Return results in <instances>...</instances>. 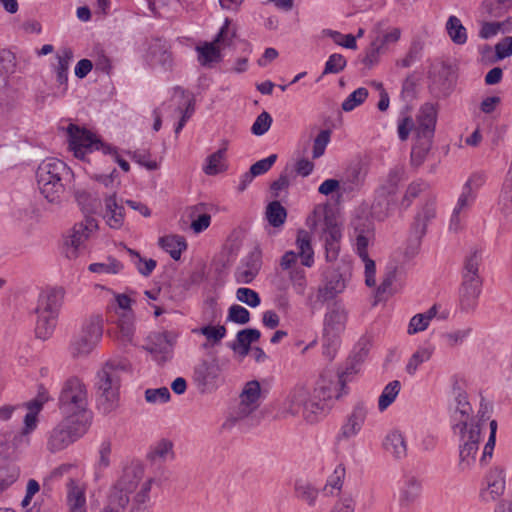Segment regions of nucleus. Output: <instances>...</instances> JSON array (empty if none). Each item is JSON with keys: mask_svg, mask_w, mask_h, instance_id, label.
Masks as SVG:
<instances>
[{"mask_svg": "<svg viewBox=\"0 0 512 512\" xmlns=\"http://www.w3.org/2000/svg\"><path fill=\"white\" fill-rule=\"evenodd\" d=\"M68 141L75 156L92 151H102L103 154L112 153L113 148L109 144L103 143L86 128H81L76 124L70 123L67 127Z\"/></svg>", "mask_w": 512, "mask_h": 512, "instance_id": "obj_12", "label": "nucleus"}, {"mask_svg": "<svg viewBox=\"0 0 512 512\" xmlns=\"http://www.w3.org/2000/svg\"><path fill=\"white\" fill-rule=\"evenodd\" d=\"M483 281L462 280L458 289L457 308L460 312L472 314L478 307Z\"/></svg>", "mask_w": 512, "mask_h": 512, "instance_id": "obj_17", "label": "nucleus"}, {"mask_svg": "<svg viewBox=\"0 0 512 512\" xmlns=\"http://www.w3.org/2000/svg\"><path fill=\"white\" fill-rule=\"evenodd\" d=\"M93 273L117 274L123 269V264L114 257H108L104 263H92L88 267Z\"/></svg>", "mask_w": 512, "mask_h": 512, "instance_id": "obj_51", "label": "nucleus"}, {"mask_svg": "<svg viewBox=\"0 0 512 512\" xmlns=\"http://www.w3.org/2000/svg\"><path fill=\"white\" fill-rule=\"evenodd\" d=\"M431 355H432L431 351L427 348H422V349L417 350L410 357V359L406 365V372L409 375H414L418 369V366L420 364L428 361L430 359Z\"/></svg>", "mask_w": 512, "mask_h": 512, "instance_id": "obj_57", "label": "nucleus"}, {"mask_svg": "<svg viewBox=\"0 0 512 512\" xmlns=\"http://www.w3.org/2000/svg\"><path fill=\"white\" fill-rule=\"evenodd\" d=\"M236 36L235 30L230 28V21L228 19L225 20L223 26L220 28L213 42L216 43L217 46L228 47L232 45L233 39Z\"/></svg>", "mask_w": 512, "mask_h": 512, "instance_id": "obj_58", "label": "nucleus"}, {"mask_svg": "<svg viewBox=\"0 0 512 512\" xmlns=\"http://www.w3.org/2000/svg\"><path fill=\"white\" fill-rule=\"evenodd\" d=\"M296 246L298 249L297 255L301 258L302 265L312 267L314 264V250L308 231L301 229L297 232Z\"/></svg>", "mask_w": 512, "mask_h": 512, "instance_id": "obj_32", "label": "nucleus"}, {"mask_svg": "<svg viewBox=\"0 0 512 512\" xmlns=\"http://www.w3.org/2000/svg\"><path fill=\"white\" fill-rule=\"evenodd\" d=\"M119 338L123 343H130L134 334V326L131 316L123 315L117 323Z\"/></svg>", "mask_w": 512, "mask_h": 512, "instance_id": "obj_61", "label": "nucleus"}, {"mask_svg": "<svg viewBox=\"0 0 512 512\" xmlns=\"http://www.w3.org/2000/svg\"><path fill=\"white\" fill-rule=\"evenodd\" d=\"M205 210L206 205L203 203H199L191 208V228L195 233L203 232L211 223V216Z\"/></svg>", "mask_w": 512, "mask_h": 512, "instance_id": "obj_38", "label": "nucleus"}, {"mask_svg": "<svg viewBox=\"0 0 512 512\" xmlns=\"http://www.w3.org/2000/svg\"><path fill=\"white\" fill-rule=\"evenodd\" d=\"M37 416L34 412H27L24 417V428L17 432H7L0 435V445L3 446L1 453H8L10 448H16L18 443L23 440L30 432L37 427Z\"/></svg>", "mask_w": 512, "mask_h": 512, "instance_id": "obj_23", "label": "nucleus"}, {"mask_svg": "<svg viewBox=\"0 0 512 512\" xmlns=\"http://www.w3.org/2000/svg\"><path fill=\"white\" fill-rule=\"evenodd\" d=\"M370 225V223L368 224ZM371 230L369 226L367 229L361 228L359 225H355V237H356V249L359 257H367L368 244Z\"/></svg>", "mask_w": 512, "mask_h": 512, "instance_id": "obj_55", "label": "nucleus"}, {"mask_svg": "<svg viewBox=\"0 0 512 512\" xmlns=\"http://www.w3.org/2000/svg\"><path fill=\"white\" fill-rule=\"evenodd\" d=\"M265 214L268 223L275 228L282 226L287 218V210L278 200L267 205Z\"/></svg>", "mask_w": 512, "mask_h": 512, "instance_id": "obj_42", "label": "nucleus"}, {"mask_svg": "<svg viewBox=\"0 0 512 512\" xmlns=\"http://www.w3.org/2000/svg\"><path fill=\"white\" fill-rule=\"evenodd\" d=\"M466 381L458 375L453 377L450 390V422L455 433L459 436V461L457 468L460 471L469 470L475 463V456L479 449L481 431L478 424L471 420L472 406L466 393Z\"/></svg>", "mask_w": 512, "mask_h": 512, "instance_id": "obj_1", "label": "nucleus"}, {"mask_svg": "<svg viewBox=\"0 0 512 512\" xmlns=\"http://www.w3.org/2000/svg\"><path fill=\"white\" fill-rule=\"evenodd\" d=\"M227 321L244 325L250 321V312L241 305H231L228 310Z\"/></svg>", "mask_w": 512, "mask_h": 512, "instance_id": "obj_62", "label": "nucleus"}, {"mask_svg": "<svg viewBox=\"0 0 512 512\" xmlns=\"http://www.w3.org/2000/svg\"><path fill=\"white\" fill-rule=\"evenodd\" d=\"M198 62L204 67H212L214 63L222 60L220 47L215 42H205L202 46H197Z\"/></svg>", "mask_w": 512, "mask_h": 512, "instance_id": "obj_35", "label": "nucleus"}, {"mask_svg": "<svg viewBox=\"0 0 512 512\" xmlns=\"http://www.w3.org/2000/svg\"><path fill=\"white\" fill-rule=\"evenodd\" d=\"M341 239V227L333 218L325 217L320 240L323 242L325 259L327 262H334L338 259Z\"/></svg>", "mask_w": 512, "mask_h": 512, "instance_id": "obj_16", "label": "nucleus"}, {"mask_svg": "<svg viewBox=\"0 0 512 512\" xmlns=\"http://www.w3.org/2000/svg\"><path fill=\"white\" fill-rule=\"evenodd\" d=\"M368 90L364 87L354 90L342 103V109L345 112L354 110L357 106L361 105L368 97Z\"/></svg>", "mask_w": 512, "mask_h": 512, "instance_id": "obj_52", "label": "nucleus"}, {"mask_svg": "<svg viewBox=\"0 0 512 512\" xmlns=\"http://www.w3.org/2000/svg\"><path fill=\"white\" fill-rule=\"evenodd\" d=\"M194 333H200L204 335L207 340L212 341L213 344L219 343L227 333V329L223 325L212 326L206 325L200 329L193 330Z\"/></svg>", "mask_w": 512, "mask_h": 512, "instance_id": "obj_54", "label": "nucleus"}, {"mask_svg": "<svg viewBox=\"0 0 512 512\" xmlns=\"http://www.w3.org/2000/svg\"><path fill=\"white\" fill-rule=\"evenodd\" d=\"M91 425L81 421L63 417L62 420L49 432L47 449L58 452L84 436Z\"/></svg>", "mask_w": 512, "mask_h": 512, "instance_id": "obj_8", "label": "nucleus"}, {"mask_svg": "<svg viewBox=\"0 0 512 512\" xmlns=\"http://www.w3.org/2000/svg\"><path fill=\"white\" fill-rule=\"evenodd\" d=\"M405 169L403 166H395L391 168L383 180L381 185L376 190L377 192L382 193V195H387L395 198V195L398 190L399 183L404 179Z\"/></svg>", "mask_w": 512, "mask_h": 512, "instance_id": "obj_30", "label": "nucleus"}, {"mask_svg": "<svg viewBox=\"0 0 512 512\" xmlns=\"http://www.w3.org/2000/svg\"><path fill=\"white\" fill-rule=\"evenodd\" d=\"M103 335V319L94 315L82 323L79 332L74 336L70 344L73 357L87 356L97 346Z\"/></svg>", "mask_w": 512, "mask_h": 512, "instance_id": "obj_9", "label": "nucleus"}, {"mask_svg": "<svg viewBox=\"0 0 512 512\" xmlns=\"http://www.w3.org/2000/svg\"><path fill=\"white\" fill-rule=\"evenodd\" d=\"M130 256L131 262L135 265L138 272L147 277L150 276L155 269L157 263L154 259H144L138 251L123 246Z\"/></svg>", "mask_w": 512, "mask_h": 512, "instance_id": "obj_44", "label": "nucleus"}, {"mask_svg": "<svg viewBox=\"0 0 512 512\" xmlns=\"http://www.w3.org/2000/svg\"><path fill=\"white\" fill-rule=\"evenodd\" d=\"M291 179H294V170L287 165L279 177L270 185L271 194L275 199L279 198L280 191L286 190L289 187Z\"/></svg>", "mask_w": 512, "mask_h": 512, "instance_id": "obj_46", "label": "nucleus"}, {"mask_svg": "<svg viewBox=\"0 0 512 512\" xmlns=\"http://www.w3.org/2000/svg\"><path fill=\"white\" fill-rule=\"evenodd\" d=\"M436 209L435 203L433 200H428L421 210H419L414 218V221L411 225V236L415 238L416 241H420L421 238L426 234L427 223L435 218Z\"/></svg>", "mask_w": 512, "mask_h": 512, "instance_id": "obj_27", "label": "nucleus"}, {"mask_svg": "<svg viewBox=\"0 0 512 512\" xmlns=\"http://www.w3.org/2000/svg\"><path fill=\"white\" fill-rule=\"evenodd\" d=\"M346 277L338 270H331L325 273L323 285L317 290V299L321 303L332 302L336 300L338 294H341L346 288Z\"/></svg>", "mask_w": 512, "mask_h": 512, "instance_id": "obj_19", "label": "nucleus"}, {"mask_svg": "<svg viewBox=\"0 0 512 512\" xmlns=\"http://www.w3.org/2000/svg\"><path fill=\"white\" fill-rule=\"evenodd\" d=\"M227 148L223 147L218 149L216 152L209 155L206 159V164L203 167V171L207 175H217L222 171L226 170V166L223 163Z\"/></svg>", "mask_w": 512, "mask_h": 512, "instance_id": "obj_43", "label": "nucleus"}, {"mask_svg": "<svg viewBox=\"0 0 512 512\" xmlns=\"http://www.w3.org/2000/svg\"><path fill=\"white\" fill-rule=\"evenodd\" d=\"M148 56L153 64L160 65L164 70H169L173 65L170 45L161 38L153 39L148 47Z\"/></svg>", "mask_w": 512, "mask_h": 512, "instance_id": "obj_26", "label": "nucleus"}, {"mask_svg": "<svg viewBox=\"0 0 512 512\" xmlns=\"http://www.w3.org/2000/svg\"><path fill=\"white\" fill-rule=\"evenodd\" d=\"M58 408L62 417L88 425L92 424L93 413L88 408V391L78 377L72 376L62 384L58 396Z\"/></svg>", "mask_w": 512, "mask_h": 512, "instance_id": "obj_4", "label": "nucleus"}, {"mask_svg": "<svg viewBox=\"0 0 512 512\" xmlns=\"http://www.w3.org/2000/svg\"><path fill=\"white\" fill-rule=\"evenodd\" d=\"M383 448L395 459L407 456V444L404 435L399 430L390 431L383 440Z\"/></svg>", "mask_w": 512, "mask_h": 512, "instance_id": "obj_28", "label": "nucleus"}, {"mask_svg": "<svg viewBox=\"0 0 512 512\" xmlns=\"http://www.w3.org/2000/svg\"><path fill=\"white\" fill-rule=\"evenodd\" d=\"M70 174V168L57 158L42 161L36 171L37 185L41 194L49 202H57L64 191L62 181Z\"/></svg>", "mask_w": 512, "mask_h": 512, "instance_id": "obj_6", "label": "nucleus"}, {"mask_svg": "<svg viewBox=\"0 0 512 512\" xmlns=\"http://www.w3.org/2000/svg\"><path fill=\"white\" fill-rule=\"evenodd\" d=\"M368 414V406L366 402L360 400L355 403L351 412L347 415L357 427L362 429Z\"/></svg>", "mask_w": 512, "mask_h": 512, "instance_id": "obj_60", "label": "nucleus"}, {"mask_svg": "<svg viewBox=\"0 0 512 512\" xmlns=\"http://www.w3.org/2000/svg\"><path fill=\"white\" fill-rule=\"evenodd\" d=\"M438 306L435 304L425 313H419L413 316L408 326V334L413 335L418 332L424 331L429 322L437 316Z\"/></svg>", "mask_w": 512, "mask_h": 512, "instance_id": "obj_40", "label": "nucleus"}, {"mask_svg": "<svg viewBox=\"0 0 512 512\" xmlns=\"http://www.w3.org/2000/svg\"><path fill=\"white\" fill-rule=\"evenodd\" d=\"M482 263V250L476 247H472L471 249H469L465 253L462 260L461 279L483 281V278L480 274V268L482 266Z\"/></svg>", "mask_w": 512, "mask_h": 512, "instance_id": "obj_24", "label": "nucleus"}, {"mask_svg": "<svg viewBox=\"0 0 512 512\" xmlns=\"http://www.w3.org/2000/svg\"><path fill=\"white\" fill-rule=\"evenodd\" d=\"M224 363L213 356L201 360L194 368L193 380L201 394L212 393L224 383Z\"/></svg>", "mask_w": 512, "mask_h": 512, "instance_id": "obj_10", "label": "nucleus"}, {"mask_svg": "<svg viewBox=\"0 0 512 512\" xmlns=\"http://www.w3.org/2000/svg\"><path fill=\"white\" fill-rule=\"evenodd\" d=\"M68 512H86L85 492L76 482L70 478L67 483Z\"/></svg>", "mask_w": 512, "mask_h": 512, "instance_id": "obj_31", "label": "nucleus"}, {"mask_svg": "<svg viewBox=\"0 0 512 512\" xmlns=\"http://www.w3.org/2000/svg\"><path fill=\"white\" fill-rule=\"evenodd\" d=\"M260 337L261 333L256 328L243 329L237 333L235 341L230 343L229 347L241 356H246L250 351L251 343L258 341Z\"/></svg>", "mask_w": 512, "mask_h": 512, "instance_id": "obj_29", "label": "nucleus"}, {"mask_svg": "<svg viewBox=\"0 0 512 512\" xmlns=\"http://www.w3.org/2000/svg\"><path fill=\"white\" fill-rule=\"evenodd\" d=\"M368 414V406L366 402L360 400L355 403L351 412L347 415L357 427L362 429Z\"/></svg>", "mask_w": 512, "mask_h": 512, "instance_id": "obj_59", "label": "nucleus"}, {"mask_svg": "<svg viewBox=\"0 0 512 512\" xmlns=\"http://www.w3.org/2000/svg\"><path fill=\"white\" fill-rule=\"evenodd\" d=\"M173 442L168 439H161L156 442L150 449L147 457L151 461H166L168 459H174L175 454L173 451Z\"/></svg>", "mask_w": 512, "mask_h": 512, "instance_id": "obj_39", "label": "nucleus"}, {"mask_svg": "<svg viewBox=\"0 0 512 512\" xmlns=\"http://www.w3.org/2000/svg\"><path fill=\"white\" fill-rule=\"evenodd\" d=\"M128 364L124 361L110 360L97 372L95 388L98 410L107 415L118 406L120 372L125 371Z\"/></svg>", "mask_w": 512, "mask_h": 512, "instance_id": "obj_5", "label": "nucleus"}, {"mask_svg": "<svg viewBox=\"0 0 512 512\" xmlns=\"http://www.w3.org/2000/svg\"><path fill=\"white\" fill-rule=\"evenodd\" d=\"M427 188L428 185L422 180H417L410 183L400 202L401 208H403L404 210L408 209L411 206L413 200L417 198L420 195V193L425 191Z\"/></svg>", "mask_w": 512, "mask_h": 512, "instance_id": "obj_48", "label": "nucleus"}, {"mask_svg": "<svg viewBox=\"0 0 512 512\" xmlns=\"http://www.w3.org/2000/svg\"><path fill=\"white\" fill-rule=\"evenodd\" d=\"M395 203V198L382 195V193L376 191L375 199L371 206L372 216L378 221H384L391 214Z\"/></svg>", "mask_w": 512, "mask_h": 512, "instance_id": "obj_34", "label": "nucleus"}, {"mask_svg": "<svg viewBox=\"0 0 512 512\" xmlns=\"http://www.w3.org/2000/svg\"><path fill=\"white\" fill-rule=\"evenodd\" d=\"M75 199L85 214V218L73 226L71 235L64 242L63 253L70 260L76 259L80 255L85 241L92 232L98 229V222L91 214L96 213L101 205L97 196H93L85 190H77Z\"/></svg>", "mask_w": 512, "mask_h": 512, "instance_id": "obj_3", "label": "nucleus"}, {"mask_svg": "<svg viewBox=\"0 0 512 512\" xmlns=\"http://www.w3.org/2000/svg\"><path fill=\"white\" fill-rule=\"evenodd\" d=\"M347 393L344 380L327 372L320 376L311 395L304 387L294 388L287 398L288 410L292 415L302 414L306 421L313 423L330 409L333 400Z\"/></svg>", "mask_w": 512, "mask_h": 512, "instance_id": "obj_2", "label": "nucleus"}, {"mask_svg": "<svg viewBox=\"0 0 512 512\" xmlns=\"http://www.w3.org/2000/svg\"><path fill=\"white\" fill-rule=\"evenodd\" d=\"M159 246L169 253L174 260H179L183 251L187 249V243L183 236L169 235L159 238Z\"/></svg>", "mask_w": 512, "mask_h": 512, "instance_id": "obj_33", "label": "nucleus"}, {"mask_svg": "<svg viewBox=\"0 0 512 512\" xmlns=\"http://www.w3.org/2000/svg\"><path fill=\"white\" fill-rule=\"evenodd\" d=\"M348 311L341 300L326 302V312L323 319V334L336 335L345 330Z\"/></svg>", "mask_w": 512, "mask_h": 512, "instance_id": "obj_15", "label": "nucleus"}, {"mask_svg": "<svg viewBox=\"0 0 512 512\" xmlns=\"http://www.w3.org/2000/svg\"><path fill=\"white\" fill-rule=\"evenodd\" d=\"M260 395V383L257 380L247 382L240 394V402L238 406L230 412L227 422L234 425L252 414L259 407Z\"/></svg>", "mask_w": 512, "mask_h": 512, "instance_id": "obj_14", "label": "nucleus"}, {"mask_svg": "<svg viewBox=\"0 0 512 512\" xmlns=\"http://www.w3.org/2000/svg\"><path fill=\"white\" fill-rule=\"evenodd\" d=\"M436 111L430 104L421 107L417 116V127L415 128V144L410 154V164L418 168L426 160L427 154L432 146V138L435 132Z\"/></svg>", "mask_w": 512, "mask_h": 512, "instance_id": "obj_7", "label": "nucleus"}, {"mask_svg": "<svg viewBox=\"0 0 512 512\" xmlns=\"http://www.w3.org/2000/svg\"><path fill=\"white\" fill-rule=\"evenodd\" d=\"M340 344V336L322 334V349L323 355L332 360L338 350Z\"/></svg>", "mask_w": 512, "mask_h": 512, "instance_id": "obj_63", "label": "nucleus"}, {"mask_svg": "<svg viewBox=\"0 0 512 512\" xmlns=\"http://www.w3.org/2000/svg\"><path fill=\"white\" fill-rule=\"evenodd\" d=\"M36 324H35V334L36 337L42 340H46L50 338L54 332V329L57 324L58 315L52 314H41L35 313Z\"/></svg>", "mask_w": 512, "mask_h": 512, "instance_id": "obj_37", "label": "nucleus"}, {"mask_svg": "<svg viewBox=\"0 0 512 512\" xmlns=\"http://www.w3.org/2000/svg\"><path fill=\"white\" fill-rule=\"evenodd\" d=\"M364 179L365 173L362 168L359 165H354L347 169L343 183L347 185V190L353 191L363 184Z\"/></svg>", "mask_w": 512, "mask_h": 512, "instance_id": "obj_49", "label": "nucleus"}, {"mask_svg": "<svg viewBox=\"0 0 512 512\" xmlns=\"http://www.w3.org/2000/svg\"><path fill=\"white\" fill-rule=\"evenodd\" d=\"M383 47L379 43V37L373 40L370 46L367 48L364 57L361 62L368 68L371 69L374 65L379 62V57Z\"/></svg>", "mask_w": 512, "mask_h": 512, "instance_id": "obj_56", "label": "nucleus"}, {"mask_svg": "<svg viewBox=\"0 0 512 512\" xmlns=\"http://www.w3.org/2000/svg\"><path fill=\"white\" fill-rule=\"evenodd\" d=\"M346 65L347 60L342 54L333 53L328 57L322 75L338 74L345 69Z\"/></svg>", "mask_w": 512, "mask_h": 512, "instance_id": "obj_53", "label": "nucleus"}, {"mask_svg": "<svg viewBox=\"0 0 512 512\" xmlns=\"http://www.w3.org/2000/svg\"><path fill=\"white\" fill-rule=\"evenodd\" d=\"M499 205L501 206V210L505 213L512 212V164L501 190Z\"/></svg>", "mask_w": 512, "mask_h": 512, "instance_id": "obj_47", "label": "nucleus"}, {"mask_svg": "<svg viewBox=\"0 0 512 512\" xmlns=\"http://www.w3.org/2000/svg\"><path fill=\"white\" fill-rule=\"evenodd\" d=\"M104 210L102 217L106 224L112 229H120L124 224L125 209L117 200V192L105 195L103 198Z\"/></svg>", "mask_w": 512, "mask_h": 512, "instance_id": "obj_22", "label": "nucleus"}, {"mask_svg": "<svg viewBox=\"0 0 512 512\" xmlns=\"http://www.w3.org/2000/svg\"><path fill=\"white\" fill-rule=\"evenodd\" d=\"M400 389L401 384L398 380H393L384 387L378 399V408L381 412L386 410L395 401Z\"/></svg>", "mask_w": 512, "mask_h": 512, "instance_id": "obj_45", "label": "nucleus"}, {"mask_svg": "<svg viewBox=\"0 0 512 512\" xmlns=\"http://www.w3.org/2000/svg\"><path fill=\"white\" fill-rule=\"evenodd\" d=\"M467 29L459 18L450 16V40L456 45H464L467 42Z\"/></svg>", "mask_w": 512, "mask_h": 512, "instance_id": "obj_50", "label": "nucleus"}, {"mask_svg": "<svg viewBox=\"0 0 512 512\" xmlns=\"http://www.w3.org/2000/svg\"><path fill=\"white\" fill-rule=\"evenodd\" d=\"M176 340L177 335L174 332H153L147 337L142 348L150 353L159 365H163L172 358Z\"/></svg>", "mask_w": 512, "mask_h": 512, "instance_id": "obj_13", "label": "nucleus"}, {"mask_svg": "<svg viewBox=\"0 0 512 512\" xmlns=\"http://www.w3.org/2000/svg\"><path fill=\"white\" fill-rule=\"evenodd\" d=\"M261 264V251L258 247H255L241 260L240 265L236 268V282L242 284L251 283L259 273Z\"/></svg>", "mask_w": 512, "mask_h": 512, "instance_id": "obj_21", "label": "nucleus"}, {"mask_svg": "<svg viewBox=\"0 0 512 512\" xmlns=\"http://www.w3.org/2000/svg\"><path fill=\"white\" fill-rule=\"evenodd\" d=\"M57 64L54 68L56 73V81L60 86H65L66 90L68 82V69L69 64L73 59V51L71 48H64L56 55Z\"/></svg>", "mask_w": 512, "mask_h": 512, "instance_id": "obj_36", "label": "nucleus"}, {"mask_svg": "<svg viewBox=\"0 0 512 512\" xmlns=\"http://www.w3.org/2000/svg\"><path fill=\"white\" fill-rule=\"evenodd\" d=\"M295 495L299 500L305 501L309 506H314L318 497V489L310 482L299 479L294 485Z\"/></svg>", "mask_w": 512, "mask_h": 512, "instance_id": "obj_41", "label": "nucleus"}, {"mask_svg": "<svg viewBox=\"0 0 512 512\" xmlns=\"http://www.w3.org/2000/svg\"><path fill=\"white\" fill-rule=\"evenodd\" d=\"M422 491L421 480L413 474H405L401 480L398 491V502L401 507H408L414 503Z\"/></svg>", "mask_w": 512, "mask_h": 512, "instance_id": "obj_25", "label": "nucleus"}, {"mask_svg": "<svg viewBox=\"0 0 512 512\" xmlns=\"http://www.w3.org/2000/svg\"><path fill=\"white\" fill-rule=\"evenodd\" d=\"M236 298L240 302L245 303L246 305H248L252 308L259 306L261 303L259 294L250 288H245V287L238 288L236 291Z\"/></svg>", "mask_w": 512, "mask_h": 512, "instance_id": "obj_64", "label": "nucleus"}, {"mask_svg": "<svg viewBox=\"0 0 512 512\" xmlns=\"http://www.w3.org/2000/svg\"><path fill=\"white\" fill-rule=\"evenodd\" d=\"M139 480L135 469H126L110 490L107 501L99 512H125L129 495L137 488Z\"/></svg>", "mask_w": 512, "mask_h": 512, "instance_id": "obj_11", "label": "nucleus"}, {"mask_svg": "<svg viewBox=\"0 0 512 512\" xmlns=\"http://www.w3.org/2000/svg\"><path fill=\"white\" fill-rule=\"evenodd\" d=\"M65 291L62 287L43 289L37 300L35 313L58 315L63 304Z\"/></svg>", "mask_w": 512, "mask_h": 512, "instance_id": "obj_20", "label": "nucleus"}, {"mask_svg": "<svg viewBox=\"0 0 512 512\" xmlns=\"http://www.w3.org/2000/svg\"><path fill=\"white\" fill-rule=\"evenodd\" d=\"M505 490L504 470L498 466L492 467L484 478V487L480 491V499L484 503L498 500Z\"/></svg>", "mask_w": 512, "mask_h": 512, "instance_id": "obj_18", "label": "nucleus"}]
</instances>
